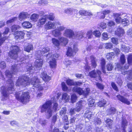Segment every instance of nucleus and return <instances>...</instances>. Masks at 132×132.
<instances>
[{
	"label": "nucleus",
	"instance_id": "1",
	"mask_svg": "<svg viewBox=\"0 0 132 132\" xmlns=\"http://www.w3.org/2000/svg\"><path fill=\"white\" fill-rule=\"evenodd\" d=\"M40 81L37 77H33L30 81L29 78L27 76H22L20 77L16 83V86L21 85L25 87L31 84L33 86L38 88L39 90H42L43 88L40 85Z\"/></svg>",
	"mask_w": 132,
	"mask_h": 132
},
{
	"label": "nucleus",
	"instance_id": "2",
	"mask_svg": "<svg viewBox=\"0 0 132 132\" xmlns=\"http://www.w3.org/2000/svg\"><path fill=\"white\" fill-rule=\"evenodd\" d=\"M8 88L3 86L1 88V91L2 95L3 101L5 100L8 98L10 94L12 93V91L14 90V84L13 82L11 79H9L6 81Z\"/></svg>",
	"mask_w": 132,
	"mask_h": 132
},
{
	"label": "nucleus",
	"instance_id": "3",
	"mask_svg": "<svg viewBox=\"0 0 132 132\" xmlns=\"http://www.w3.org/2000/svg\"><path fill=\"white\" fill-rule=\"evenodd\" d=\"M20 93L18 92L16 93L15 97L18 101H20L23 103H26L28 102L30 99V96L28 92H23L20 97Z\"/></svg>",
	"mask_w": 132,
	"mask_h": 132
},
{
	"label": "nucleus",
	"instance_id": "4",
	"mask_svg": "<svg viewBox=\"0 0 132 132\" xmlns=\"http://www.w3.org/2000/svg\"><path fill=\"white\" fill-rule=\"evenodd\" d=\"M20 63H18L17 64L12 65L11 67V72L9 70H6L5 72V75L6 77L11 78L14 74L19 71V69L20 68Z\"/></svg>",
	"mask_w": 132,
	"mask_h": 132
},
{
	"label": "nucleus",
	"instance_id": "5",
	"mask_svg": "<svg viewBox=\"0 0 132 132\" xmlns=\"http://www.w3.org/2000/svg\"><path fill=\"white\" fill-rule=\"evenodd\" d=\"M85 61L87 64L85 65V69L86 71H88L90 70V67L87 65L88 62L89 61H91V64L92 66L94 68H95L97 64L95 58L92 55H87L86 57Z\"/></svg>",
	"mask_w": 132,
	"mask_h": 132
},
{
	"label": "nucleus",
	"instance_id": "6",
	"mask_svg": "<svg viewBox=\"0 0 132 132\" xmlns=\"http://www.w3.org/2000/svg\"><path fill=\"white\" fill-rule=\"evenodd\" d=\"M11 51L9 54L11 58L15 59L18 57V52L19 50V48L17 46H14L11 48Z\"/></svg>",
	"mask_w": 132,
	"mask_h": 132
},
{
	"label": "nucleus",
	"instance_id": "7",
	"mask_svg": "<svg viewBox=\"0 0 132 132\" xmlns=\"http://www.w3.org/2000/svg\"><path fill=\"white\" fill-rule=\"evenodd\" d=\"M122 15L119 14H116L115 15L116 21L117 23H122V24H125V26L129 24V21L126 18L122 19L121 18Z\"/></svg>",
	"mask_w": 132,
	"mask_h": 132
},
{
	"label": "nucleus",
	"instance_id": "8",
	"mask_svg": "<svg viewBox=\"0 0 132 132\" xmlns=\"http://www.w3.org/2000/svg\"><path fill=\"white\" fill-rule=\"evenodd\" d=\"M72 90L73 92L77 93L79 95L82 94L84 95H87L90 92V89L89 88H87L85 91H84L82 89L77 86H75L73 88Z\"/></svg>",
	"mask_w": 132,
	"mask_h": 132
},
{
	"label": "nucleus",
	"instance_id": "9",
	"mask_svg": "<svg viewBox=\"0 0 132 132\" xmlns=\"http://www.w3.org/2000/svg\"><path fill=\"white\" fill-rule=\"evenodd\" d=\"M64 12L65 13L72 16H76L78 13V11L76 9L71 8H67L64 9Z\"/></svg>",
	"mask_w": 132,
	"mask_h": 132
},
{
	"label": "nucleus",
	"instance_id": "10",
	"mask_svg": "<svg viewBox=\"0 0 132 132\" xmlns=\"http://www.w3.org/2000/svg\"><path fill=\"white\" fill-rule=\"evenodd\" d=\"M52 110L56 111V108H42L41 112H45L46 118L49 119L52 116Z\"/></svg>",
	"mask_w": 132,
	"mask_h": 132
},
{
	"label": "nucleus",
	"instance_id": "11",
	"mask_svg": "<svg viewBox=\"0 0 132 132\" xmlns=\"http://www.w3.org/2000/svg\"><path fill=\"white\" fill-rule=\"evenodd\" d=\"M101 71L99 70H97L96 71L94 70L89 73V75L92 78H95L96 77L97 81L99 80L101 81Z\"/></svg>",
	"mask_w": 132,
	"mask_h": 132
},
{
	"label": "nucleus",
	"instance_id": "12",
	"mask_svg": "<svg viewBox=\"0 0 132 132\" xmlns=\"http://www.w3.org/2000/svg\"><path fill=\"white\" fill-rule=\"evenodd\" d=\"M75 33L71 29H65L63 33L64 36L69 38H74Z\"/></svg>",
	"mask_w": 132,
	"mask_h": 132
},
{
	"label": "nucleus",
	"instance_id": "13",
	"mask_svg": "<svg viewBox=\"0 0 132 132\" xmlns=\"http://www.w3.org/2000/svg\"><path fill=\"white\" fill-rule=\"evenodd\" d=\"M59 23L57 22H52L49 21L46 23L45 25V28L47 30L54 29L56 28V25Z\"/></svg>",
	"mask_w": 132,
	"mask_h": 132
},
{
	"label": "nucleus",
	"instance_id": "14",
	"mask_svg": "<svg viewBox=\"0 0 132 132\" xmlns=\"http://www.w3.org/2000/svg\"><path fill=\"white\" fill-rule=\"evenodd\" d=\"M74 50H72L70 47H68L67 52V55L69 56H73L75 55L76 52L78 51V49L76 45H73Z\"/></svg>",
	"mask_w": 132,
	"mask_h": 132
},
{
	"label": "nucleus",
	"instance_id": "15",
	"mask_svg": "<svg viewBox=\"0 0 132 132\" xmlns=\"http://www.w3.org/2000/svg\"><path fill=\"white\" fill-rule=\"evenodd\" d=\"M15 38L19 40L24 38V33L23 31H16L14 33Z\"/></svg>",
	"mask_w": 132,
	"mask_h": 132
},
{
	"label": "nucleus",
	"instance_id": "16",
	"mask_svg": "<svg viewBox=\"0 0 132 132\" xmlns=\"http://www.w3.org/2000/svg\"><path fill=\"white\" fill-rule=\"evenodd\" d=\"M58 39L59 41L60 45L65 46L67 45L68 42V40L67 38L63 36L59 37Z\"/></svg>",
	"mask_w": 132,
	"mask_h": 132
},
{
	"label": "nucleus",
	"instance_id": "17",
	"mask_svg": "<svg viewBox=\"0 0 132 132\" xmlns=\"http://www.w3.org/2000/svg\"><path fill=\"white\" fill-rule=\"evenodd\" d=\"M47 19L45 15L41 17L38 20L37 22L38 25L39 26L44 24L47 21Z\"/></svg>",
	"mask_w": 132,
	"mask_h": 132
},
{
	"label": "nucleus",
	"instance_id": "18",
	"mask_svg": "<svg viewBox=\"0 0 132 132\" xmlns=\"http://www.w3.org/2000/svg\"><path fill=\"white\" fill-rule=\"evenodd\" d=\"M29 15L27 12H23L20 13L19 15V20L22 21L26 19L29 18Z\"/></svg>",
	"mask_w": 132,
	"mask_h": 132
},
{
	"label": "nucleus",
	"instance_id": "19",
	"mask_svg": "<svg viewBox=\"0 0 132 132\" xmlns=\"http://www.w3.org/2000/svg\"><path fill=\"white\" fill-rule=\"evenodd\" d=\"M40 77L45 81H49L51 79V77L48 75L45 72L42 73L40 75Z\"/></svg>",
	"mask_w": 132,
	"mask_h": 132
},
{
	"label": "nucleus",
	"instance_id": "20",
	"mask_svg": "<svg viewBox=\"0 0 132 132\" xmlns=\"http://www.w3.org/2000/svg\"><path fill=\"white\" fill-rule=\"evenodd\" d=\"M40 77L45 81H49L51 79V77L48 75L45 72L42 73L40 75Z\"/></svg>",
	"mask_w": 132,
	"mask_h": 132
},
{
	"label": "nucleus",
	"instance_id": "21",
	"mask_svg": "<svg viewBox=\"0 0 132 132\" xmlns=\"http://www.w3.org/2000/svg\"><path fill=\"white\" fill-rule=\"evenodd\" d=\"M48 59H50V61L49 62L50 66L51 68H55L56 67V62L55 60V58H49Z\"/></svg>",
	"mask_w": 132,
	"mask_h": 132
},
{
	"label": "nucleus",
	"instance_id": "22",
	"mask_svg": "<svg viewBox=\"0 0 132 132\" xmlns=\"http://www.w3.org/2000/svg\"><path fill=\"white\" fill-rule=\"evenodd\" d=\"M117 97L119 101L127 105H129L130 104V102L127 99L120 95H117Z\"/></svg>",
	"mask_w": 132,
	"mask_h": 132
},
{
	"label": "nucleus",
	"instance_id": "23",
	"mask_svg": "<svg viewBox=\"0 0 132 132\" xmlns=\"http://www.w3.org/2000/svg\"><path fill=\"white\" fill-rule=\"evenodd\" d=\"M43 63V61L41 59H38L36 60L35 63L36 67L37 68L41 67Z\"/></svg>",
	"mask_w": 132,
	"mask_h": 132
},
{
	"label": "nucleus",
	"instance_id": "24",
	"mask_svg": "<svg viewBox=\"0 0 132 132\" xmlns=\"http://www.w3.org/2000/svg\"><path fill=\"white\" fill-rule=\"evenodd\" d=\"M22 27L24 28L28 29L31 28L32 27L31 24L28 21H25L22 23Z\"/></svg>",
	"mask_w": 132,
	"mask_h": 132
},
{
	"label": "nucleus",
	"instance_id": "25",
	"mask_svg": "<svg viewBox=\"0 0 132 132\" xmlns=\"http://www.w3.org/2000/svg\"><path fill=\"white\" fill-rule=\"evenodd\" d=\"M75 35L74 36V38H81L84 37L83 35L85 33L84 32L80 31L75 32Z\"/></svg>",
	"mask_w": 132,
	"mask_h": 132
},
{
	"label": "nucleus",
	"instance_id": "26",
	"mask_svg": "<svg viewBox=\"0 0 132 132\" xmlns=\"http://www.w3.org/2000/svg\"><path fill=\"white\" fill-rule=\"evenodd\" d=\"M128 125V122L127 120L123 118H122V121L121 122V126L123 128L122 131L123 132H126L125 130L126 126Z\"/></svg>",
	"mask_w": 132,
	"mask_h": 132
},
{
	"label": "nucleus",
	"instance_id": "27",
	"mask_svg": "<svg viewBox=\"0 0 132 132\" xmlns=\"http://www.w3.org/2000/svg\"><path fill=\"white\" fill-rule=\"evenodd\" d=\"M61 99L65 102H67L70 99V96L67 93H63L62 95Z\"/></svg>",
	"mask_w": 132,
	"mask_h": 132
},
{
	"label": "nucleus",
	"instance_id": "28",
	"mask_svg": "<svg viewBox=\"0 0 132 132\" xmlns=\"http://www.w3.org/2000/svg\"><path fill=\"white\" fill-rule=\"evenodd\" d=\"M105 61L104 59H102L101 62V65L102 70L103 73L105 74L106 72L105 65Z\"/></svg>",
	"mask_w": 132,
	"mask_h": 132
},
{
	"label": "nucleus",
	"instance_id": "29",
	"mask_svg": "<svg viewBox=\"0 0 132 132\" xmlns=\"http://www.w3.org/2000/svg\"><path fill=\"white\" fill-rule=\"evenodd\" d=\"M59 56V55L57 53L55 54H53L52 53H49L46 55L47 59L55 58V60Z\"/></svg>",
	"mask_w": 132,
	"mask_h": 132
},
{
	"label": "nucleus",
	"instance_id": "30",
	"mask_svg": "<svg viewBox=\"0 0 132 132\" xmlns=\"http://www.w3.org/2000/svg\"><path fill=\"white\" fill-rule=\"evenodd\" d=\"M62 34L61 32H60L57 28L53 30L52 31V34L55 37H57Z\"/></svg>",
	"mask_w": 132,
	"mask_h": 132
},
{
	"label": "nucleus",
	"instance_id": "31",
	"mask_svg": "<svg viewBox=\"0 0 132 132\" xmlns=\"http://www.w3.org/2000/svg\"><path fill=\"white\" fill-rule=\"evenodd\" d=\"M124 33V31L120 27L115 32L116 34L119 36H122Z\"/></svg>",
	"mask_w": 132,
	"mask_h": 132
},
{
	"label": "nucleus",
	"instance_id": "32",
	"mask_svg": "<svg viewBox=\"0 0 132 132\" xmlns=\"http://www.w3.org/2000/svg\"><path fill=\"white\" fill-rule=\"evenodd\" d=\"M39 14L34 13L31 15L30 19L36 22L39 18Z\"/></svg>",
	"mask_w": 132,
	"mask_h": 132
},
{
	"label": "nucleus",
	"instance_id": "33",
	"mask_svg": "<svg viewBox=\"0 0 132 132\" xmlns=\"http://www.w3.org/2000/svg\"><path fill=\"white\" fill-rule=\"evenodd\" d=\"M33 48V45L32 44H30L27 46L24 47V51L29 52L30 51L32 50Z\"/></svg>",
	"mask_w": 132,
	"mask_h": 132
},
{
	"label": "nucleus",
	"instance_id": "34",
	"mask_svg": "<svg viewBox=\"0 0 132 132\" xmlns=\"http://www.w3.org/2000/svg\"><path fill=\"white\" fill-rule=\"evenodd\" d=\"M52 41L53 44L57 47H58L60 45L59 41L55 38H53L52 39Z\"/></svg>",
	"mask_w": 132,
	"mask_h": 132
},
{
	"label": "nucleus",
	"instance_id": "35",
	"mask_svg": "<svg viewBox=\"0 0 132 132\" xmlns=\"http://www.w3.org/2000/svg\"><path fill=\"white\" fill-rule=\"evenodd\" d=\"M105 121L106 123V126L111 128V126L112 125V120L110 119H107L105 120Z\"/></svg>",
	"mask_w": 132,
	"mask_h": 132
},
{
	"label": "nucleus",
	"instance_id": "36",
	"mask_svg": "<svg viewBox=\"0 0 132 132\" xmlns=\"http://www.w3.org/2000/svg\"><path fill=\"white\" fill-rule=\"evenodd\" d=\"M45 15L47 19H48L50 20H53L55 18L54 14L52 13H50L48 15Z\"/></svg>",
	"mask_w": 132,
	"mask_h": 132
},
{
	"label": "nucleus",
	"instance_id": "37",
	"mask_svg": "<svg viewBox=\"0 0 132 132\" xmlns=\"http://www.w3.org/2000/svg\"><path fill=\"white\" fill-rule=\"evenodd\" d=\"M94 116L93 114L91 112H89V111H87L84 114V116L86 118L89 119L91 118V117Z\"/></svg>",
	"mask_w": 132,
	"mask_h": 132
},
{
	"label": "nucleus",
	"instance_id": "38",
	"mask_svg": "<svg viewBox=\"0 0 132 132\" xmlns=\"http://www.w3.org/2000/svg\"><path fill=\"white\" fill-rule=\"evenodd\" d=\"M26 67L27 71L30 72H31V70H33V69H35L34 67H32V65L30 63H28L27 64Z\"/></svg>",
	"mask_w": 132,
	"mask_h": 132
},
{
	"label": "nucleus",
	"instance_id": "39",
	"mask_svg": "<svg viewBox=\"0 0 132 132\" xmlns=\"http://www.w3.org/2000/svg\"><path fill=\"white\" fill-rule=\"evenodd\" d=\"M52 105V102L51 101L49 100L47 101L42 106V107H51Z\"/></svg>",
	"mask_w": 132,
	"mask_h": 132
},
{
	"label": "nucleus",
	"instance_id": "40",
	"mask_svg": "<svg viewBox=\"0 0 132 132\" xmlns=\"http://www.w3.org/2000/svg\"><path fill=\"white\" fill-rule=\"evenodd\" d=\"M114 67L113 64L111 63H108L106 65V67L107 70L108 71H111Z\"/></svg>",
	"mask_w": 132,
	"mask_h": 132
},
{
	"label": "nucleus",
	"instance_id": "41",
	"mask_svg": "<svg viewBox=\"0 0 132 132\" xmlns=\"http://www.w3.org/2000/svg\"><path fill=\"white\" fill-rule=\"evenodd\" d=\"M121 50L125 52H128L130 48L125 45H122L121 46Z\"/></svg>",
	"mask_w": 132,
	"mask_h": 132
},
{
	"label": "nucleus",
	"instance_id": "42",
	"mask_svg": "<svg viewBox=\"0 0 132 132\" xmlns=\"http://www.w3.org/2000/svg\"><path fill=\"white\" fill-rule=\"evenodd\" d=\"M88 105L89 107L95 106H94V103L95 100L94 99L91 98L89 100Z\"/></svg>",
	"mask_w": 132,
	"mask_h": 132
},
{
	"label": "nucleus",
	"instance_id": "43",
	"mask_svg": "<svg viewBox=\"0 0 132 132\" xmlns=\"http://www.w3.org/2000/svg\"><path fill=\"white\" fill-rule=\"evenodd\" d=\"M77 97L75 94H72L71 96V100L72 103L75 102L77 100Z\"/></svg>",
	"mask_w": 132,
	"mask_h": 132
},
{
	"label": "nucleus",
	"instance_id": "44",
	"mask_svg": "<svg viewBox=\"0 0 132 132\" xmlns=\"http://www.w3.org/2000/svg\"><path fill=\"white\" fill-rule=\"evenodd\" d=\"M81 108H75L73 109H71L70 111V113L71 115H72L74 114L75 111H76L77 112H79Z\"/></svg>",
	"mask_w": 132,
	"mask_h": 132
},
{
	"label": "nucleus",
	"instance_id": "45",
	"mask_svg": "<svg viewBox=\"0 0 132 132\" xmlns=\"http://www.w3.org/2000/svg\"><path fill=\"white\" fill-rule=\"evenodd\" d=\"M85 104V102L84 101H81L77 104V107H81L84 106Z\"/></svg>",
	"mask_w": 132,
	"mask_h": 132
},
{
	"label": "nucleus",
	"instance_id": "46",
	"mask_svg": "<svg viewBox=\"0 0 132 132\" xmlns=\"http://www.w3.org/2000/svg\"><path fill=\"white\" fill-rule=\"evenodd\" d=\"M114 57V53L113 52L107 54L106 56V58L108 60H111Z\"/></svg>",
	"mask_w": 132,
	"mask_h": 132
},
{
	"label": "nucleus",
	"instance_id": "47",
	"mask_svg": "<svg viewBox=\"0 0 132 132\" xmlns=\"http://www.w3.org/2000/svg\"><path fill=\"white\" fill-rule=\"evenodd\" d=\"M93 32L92 30H88L86 33V38L88 39L91 38L92 36Z\"/></svg>",
	"mask_w": 132,
	"mask_h": 132
},
{
	"label": "nucleus",
	"instance_id": "48",
	"mask_svg": "<svg viewBox=\"0 0 132 132\" xmlns=\"http://www.w3.org/2000/svg\"><path fill=\"white\" fill-rule=\"evenodd\" d=\"M21 27L18 25H14L11 27V30L12 32H14L17 29H19Z\"/></svg>",
	"mask_w": 132,
	"mask_h": 132
},
{
	"label": "nucleus",
	"instance_id": "49",
	"mask_svg": "<svg viewBox=\"0 0 132 132\" xmlns=\"http://www.w3.org/2000/svg\"><path fill=\"white\" fill-rule=\"evenodd\" d=\"M106 104V102L105 101L103 100L99 102L97 104L98 106L100 107H103Z\"/></svg>",
	"mask_w": 132,
	"mask_h": 132
},
{
	"label": "nucleus",
	"instance_id": "50",
	"mask_svg": "<svg viewBox=\"0 0 132 132\" xmlns=\"http://www.w3.org/2000/svg\"><path fill=\"white\" fill-rule=\"evenodd\" d=\"M66 82L68 85H75V82L73 80L69 79L66 80Z\"/></svg>",
	"mask_w": 132,
	"mask_h": 132
},
{
	"label": "nucleus",
	"instance_id": "51",
	"mask_svg": "<svg viewBox=\"0 0 132 132\" xmlns=\"http://www.w3.org/2000/svg\"><path fill=\"white\" fill-rule=\"evenodd\" d=\"M57 116L56 115H54L53 117L51 120V125L53 126L57 120Z\"/></svg>",
	"mask_w": 132,
	"mask_h": 132
},
{
	"label": "nucleus",
	"instance_id": "52",
	"mask_svg": "<svg viewBox=\"0 0 132 132\" xmlns=\"http://www.w3.org/2000/svg\"><path fill=\"white\" fill-rule=\"evenodd\" d=\"M116 112L115 108H111L108 111L109 113L110 114H114Z\"/></svg>",
	"mask_w": 132,
	"mask_h": 132
},
{
	"label": "nucleus",
	"instance_id": "53",
	"mask_svg": "<svg viewBox=\"0 0 132 132\" xmlns=\"http://www.w3.org/2000/svg\"><path fill=\"white\" fill-rule=\"evenodd\" d=\"M38 122H39L43 126H45L46 123V121L43 120L42 119H40L39 121H38Z\"/></svg>",
	"mask_w": 132,
	"mask_h": 132
},
{
	"label": "nucleus",
	"instance_id": "54",
	"mask_svg": "<svg viewBox=\"0 0 132 132\" xmlns=\"http://www.w3.org/2000/svg\"><path fill=\"white\" fill-rule=\"evenodd\" d=\"M128 67L129 66L128 65H127V66H126L124 67V68L125 69H124L123 70V68L122 67H121V71L122 72V74L125 75L127 73V69H128Z\"/></svg>",
	"mask_w": 132,
	"mask_h": 132
},
{
	"label": "nucleus",
	"instance_id": "55",
	"mask_svg": "<svg viewBox=\"0 0 132 132\" xmlns=\"http://www.w3.org/2000/svg\"><path fill=\"white\" fill-rule=\"evenodd\" d=\"M93 34L96 37H99L101 35V34L99 31L95 30L93 32Z\"/></svg>",
	"mask_w": 132,
	"mask_h": 132
},
{
	"label": "nucleus",
	"instance_id": "56",
	"mask_svg": "<svg viewBox=\"0 0 132 132\" xmlns=\"http://www.w3.org/2000/svg\"><path fill=\"white\" fill-rule=\"evenodd\" d=\"M61 85L62 89L63 91H66L68 90V87L64 82H63L62 83Z\"/></svg>",
	"mask_w": 132,
	"mask_h": 132
},
{
	"label": "nucleus",
	"instance_id": "57",
	"mask_svg": "<svg viewBox=\"0 0 132 132\" xmlns=\"http://www.w3.org/2000/svg\"><path fill=\"white\" fill-rule=\"evenodd\" d=\"M96 85L97 87L100 90H103L104 89V86L102 84L99 83H97Z\"/></svg>",
	"mask_w": 132,
	"mask_h": 132
},
{
	"label": "nucleus",
	"instance_id": "58",
	"mask_svg": "<svg viewBox=\"0 0 132 132\" xmlns=\"http://www.w3.org/2000/svg\"><path fill=\"white\" fill-rule=\"evenodd\" d=\"M120 60L121 63L123 64H124L126 61V59H125V56L124 54H122L120 56Z\"/></svg>",
	"mask_w": 132,
	"mask_h": 132
},
{
	"label": "nucleus",
	"instance_id": "59",
	"mask_svg": "<svg viewBox=\"0 0 132 132\" xmlns=\"http://www.w3.org/2000/svg\"><path fill=\"white\" fill-rule=\"evenodd\" d=\"M43 55V54L42 53V51L40 50L37 51L35 54V56L38 57H40Z\"/></svg>",
	"mask_w": 132,
	"mask_h": 132
},
{
	"label": "nucleus",
	"instance_id": "60",
	"mask_svg": "<svg viewBox=\"0 0 132 132\" xmlns=\"http://www.w3.org/2000/svg\"><path fill=\"white\" fill-rule=\"evenodd\" d=\"M102 38L105 40H108L109 37L108 34L106 32H104L102 34Z\"/></svg>",
	"mask_w": 132,
	"mask_h": 132
},
{
	"label": "nucleus",
	"instance_id": "61",
	"mask_svg": "<svg viewBox=\"0 0 132 132\" xmlns=\"http://www.w3.org/2000/svg\"><path fill=\"white\" fill-rule=\"evenodd\" d=\"M127 73V79L129 80L131 79H132V70L129 71Z\"/></svg>",
	"mask_w": 132,
	"mask_h": 132
},
{
	"label": "nucleus",
	"instance_id": "62",
	"mask_svg": "<svg viewBox=\"0 0 132 132\" xmlns=\"http://www.w3.org/2000/svg\"><path fill=\"white\" fill-rule=\"evenodd\" d=\"M50 48L48 47H44L43 48L42 50V53L43 55L45 53H46L48 52L49 51Z\"/></svg>",
	"mask_w": 132,
	"mask_h": 132
},
{
	"label": "nucleus",
	"instance_id": "63",
	"mask_svg": "<svg viewBox=\"0 0 132 132\" xmlns=\"http://www.w3.org/2000/svg\"><path fill=\"white\" fill-rule=\"evenodd\" d=\"M127 61L128 64H132V56L131 55H129L128 56L127 58Z\"/></svg>",
	"mask_w": 132,
	"mask_h": 132
},
{
	"label": "nucleus",
	"instance_id": "64",
	"mask_svg": "<svg viewBox=\"0 0 132 132\" xmlns=\"http://www.w3.org/2000/svg\"><path fill=\"white\" fill-rule=\"evenodd\" d=\"M112 46V44L111 43H107L105 44V48L106 49H111Z\"/></svg>",
	"mask_w": 132,
	"mask_h": 132
}]
</instances>
